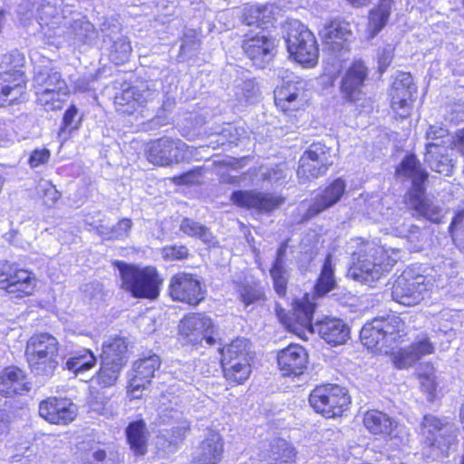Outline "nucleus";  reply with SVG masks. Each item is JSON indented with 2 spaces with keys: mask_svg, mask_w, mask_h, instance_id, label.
Segmentation results:
<instances>
[{
  "mask_svg": "<svg viewBox=\"0 0 464 464\" xmlns=\"http://www.w3.org/2000/svg\"><path fill=\"white\" fill-rule=\"evenodd\" d=\"M346 194V182L343 178H335L318 193L314 202L306 209L300 222H305L331 208Z\"/></svg>",
  "mask_w": 464,
  "mask_h": 464,
  "instance_id": "bb28decb",
  "label": "nucleus"
},
{
  "mask_svg": "<svg viewBox=\"0 0 464 464\" xmlns=\"http://www.w3.org/2000/svg\"><path fill=\"white\" fill-rule=\"evenodd\" d=\"M311 96L304 84L298 81H287L274 90L275 105L286 116L295 117L309 106Z\"/></svg>",
  "mask_w": 464,
  "mask_h": 464,
  "instance_id": "a211bd4d",
  "label": "nucleus"
},
{
  "mask_svg": "<svg viewBox=\"0 0 464 464\" xmlns=\"http://www.w3.org/2000/svg\"><path fill=\"white\" fill-rule=\"evenodd\" d=\"M144 92L137 86L128 85L113 98L115 111L121 116H136L142 113L147 106Z\"/></svg>",
  "mask_w": 464,
  "mask_h": 464,
  "instance_id": "473e14b6",
  "label": "nucleus"
},
{
  "mask_svg": "<svg viewBox=\"0 0 464 464\" xmlns=\"http://www.w3.org/2000/svg\"><path fill=\"white\" fill-rule=\"evenodd\" d=\"M97 363L94 353L89 348H82L71 353L65 362L64 369L79 375L91 371Z\"/></svg>",
  "mask_w": 464,
  "mask_h": 464,
  "instance_id": "ea45409f",
  "label": "nucleus"
},
{
  "mask_svg": "<svg viewBox=\"0 0 464 464\" xmlns=\"http://www.w3.org/2000/svg\"><path fill=\"white\" fill-rule=\"evenodd\" d=\"M290 57L306 68L318 63L319 46L314 34L303 24L291 26L286 38Z\"/></svg>",
  "mask_w": 464,
  "mask_h": 464,
  "instance_id": "2eb2a0df",
  "label": "nucleus"
},
{
  "mask_svg": "<svg viewBox=\"0 0 464 464\" xmlns=\"http://www.w3.org/2000/svg\"><path fill=\"white\" fill-rule=\"evenodd\" d=\"M160 366V357L151 352L142 354L132 362L126 383V396L130 401L143 398L144 392L151 384L155 373Z\"/></svg>",
  "mask_w": 464,
  "mask_h": 464,
  "instance_id": "4468645a",
  "label": "nucleus"
},
{
  "mask_svg": "<svg viewBox=\"0 0 464 464\" xmlns=\"http://www.w3.org/2000/svg\"><path fill=\"white\" fill-rule=\"evenodd\" d=\"M161 256L164 261H185L190 256L189 249L185 245H167L161 248Z\"/></svg>",
  "mask_w": 464,
  "mask_h": 464,
  "instance_id": "09e8293b",
  "label": "nucleus"
},
{
  "mask_svg": "<svg viewBox=\"0 0 464 464\" xmlns=\"http://www.w3.org/2000/svg\"><path fill=\"white\" fill-rule=\"evenodd\" d=\"M201 174H202V168L198 167L196 169H190V170L181 173L179 175L173 176L169 179L173 184H175L177 186L189 185V184L193 183V180L191 179L192 177H194L196 175L199 176Z\"/></svg>",
  "mask_w": 464,
  "mask_h": 464,
  "instance_id": "603ef678",
  "label": "nucleus"
},
{
  "mask_svg": "<svg viewBox=\"0 0 464 464\" xmlns=\"http://www.w3.org/2000/svg\"><path fill=\"white\" fill-rule=\"evenodd\" d=\"M416 92L417 87L411 72H398L389 90L390 107L393 112L394 121H402L411 116L413 95Z\"/></svg>",
  "mask_w": 464,
  "mask_h": 464,
  "instance_id": "f3484780",
  "label": "nucleus"
},
{
  "mask_svg": "<svg viewBox=\"0 0 464 464\" xmlns=\"http://www.w3.org/2000/svg\"><path fill=\"white\" fill-rule=\"evenodd\" d=\"M333 165L332 149L324 142H313L301 155L296 175L305 183L324 176Z\"/></svg>",
  "mask_w": 464,
  "mask_h": 464,
  "instance_id": "dca6fc26",
  "label": "nucleus"
},
{
  "mask_svg": "<svg viewBox=\"0 0 464 464\" xmlns=\"http://www.w3.org/2000/svg\"><path fill=\"white\" fill-rule=\"evenodd\" d=\"M25 63L26 59L23 53L17 50L11 51L2 56L0 67L4 70L1 72L25 73Z\"/></svg>",
  "mask_w": 464,
  "mask_h": 464,
  "instance_id": "49530a36",
  "label": "nucleus"
},
{
  "mask_svg": "<svg viewBox=\"0 0 464 464\" xmlns=\"http://www.w3.org/2000/svg\"><path fill=\"white\" fill-rule=\"evenodd\" d=\"M51 159V151L46 148L34 149L31 151L27 163L31 169L46 165Z\"/></svg>",
  "mask_w": 464,
  "mask_h": 464,
  "instance_id": "3c124183",
  "label": "nucleus"
},
{
  "mask_svg": "<svg viewBox=\"0 0 464 464\" xmlns=\"http://www.w3.org/2000/svg\"><path fill=\"white\" fill-rule=\"evenodd\" d=\"M188 429H185V428H175L172 430V435L177 437V439H179L180 441L184 440H185V437H186V431H187Z\"/></svg>",
  "mask_w": 464,
  "mask_h": 464,
  "instance_id": "bf43d9fd",
  "label": "nucleus"
},
{
  "mask_svg": "<svg viewBox=\"0 0 464 464\" xmlns=\"http://www.w3.org/2000/svg\"><path fill=\"white\" fill-rule=\"evenodd\" d=\"M272 20V12L266 5H248L243 10L242 22L248 26L261 27L263 30Z\"/></svg>",
  "mask_w": 464,
  "mask_h": 464,
  "instance_id": "c03bdc74",
  "label": "nucleus"
},
{
  "mask_svg": "<svg viewBox=\"0 0 464 464\" xmlns=\"http://www.w3.org/2000/svg\"><path fill=\"white\" fill-rule=\"evenodd\" d=\"M297 450L282 438H274L259 450L258 460L262 464H295Z\"/></svg>",
  "mask_w": 464,
  "mask_h": 464,
  "instance_id": "2f4dec72",
  "label": "nucleus"
},
{
  "mask_svg": "<svg viewBox=\"0 0 464 464\" xmlns=\"http://www.w3.org/2000/svg\"><path fill=\"white\" fill-rule=\"evenodd\" d=\"M290 238H285L276 248V256L269 268L273 288L279 297H285L288 291L290 271L286 265V255Z\"/></svg>",
  "mask_w": 464,
  "mask_h": 464,
  "instance_id": "7c9ffc66",
  "label": "nucleus"
},
{
  "mask_svg": "<svg viewBox=\"0 0 464 464\" xmlns=\"http://www.w3.org/2000/svg\"><path fill=\"white\" fill-rule=\"evenodd\" d=\"M131 52L132 48L130 42L118 39L111 45L110 60L116 66L123 65L129 62Z\"/></svg>",
  "mask_w": 464,
  "mask_h": 464,
  "instance_id": "de8ad7c7",
  "label": "nucleus"
},
{
  "mask_svg": "<svg viewBox=\"0 0 464 464\" xmlns=\"http://www.w3.org/2000/svg\"><path fill=\"white\" fill-rule=\"evenodd\" d=\"M308 363V353L298 343H291L277 352V369L283 377L296 378L303 375Z\"/></svg>",
  "mask_w": 464,
  "mask_h": 464,
  "instance_id": "393cba45",
  "label": "nucleus"
},
{
  "mask_svg": "<svg viewBox=\"0 0 464 464\" xmlns=\"http://www.w3.org/2000/svg\"><path fill=\"white\" fill-rule=\"evenodd\" d=\"M38 415L51 425L65 427L77 419L78 406L67 396H48L40 401Z\"/></svg>",
  "mask_w": 464,
  "mask_h": 464,
  "instance_id": "b1692460",
  "label": "nucleus"
},
{
  "mask_svg": "<svg viewBox=\"0 0 464 464\" xmlns=\"http://www.w3.org/2000/svg\"><path fill=\"white\" fill-rule=\"evenodd\" d=\"M435 347L430 338L425 335L417 338L408 348L401 347L392 359L397 369H407L422 357L434 353Z\"/></svg>",
  "mask_w": 464,
  "mask_h": 464,
  "instance_id": "f704fd0d",
  "label": "nucleus"
},
{
  "mask_svg": "<svg viewBox=\"0 0 464 464\" xmlns=\"http://www.w3.org/2000/svg\"><path fill=\"white\" fill-rule=\"evenodd\" d=\"M92 458L97 462H103L107 458V452L103 449H98L92 453Z\"/></svg>",
  "mask_w": 464,
  "mask_h": 464,
  "instance_id": "13d9d810",
  "label": "nucleus"
},
{
  "mask_svg": "<svg viewBox=\"0 0 464 464\" xmlns=\"http://www.w3.org/2000/svg\"><path fill=\"white\" fill-rule=\"evenodd\" d=\"M457 140L459 144H464V127L459 130L457 134Z\"/></svg>",
  "mask_w": 464,
  "mask_h": 464,
  "instance_id": "69168bd1",
  "label": "nucleus"
},
{
  "mask_svg": "<svg viewBox=\"0 0 464 464\" xmlns=\"http://www.w3.org/2000/svg\"><path fill=\"white\" fill-rule=\"evenodd\" d=\"M31 390L26 374L17 366H7L0 371V396L14 398L27 394Z\"/></svg>",
  "mask_w": 464,
  "mask_h": 464,
  "instance_id": "72a5a7b5",
  "label": "nucleus"
},
{
  "mask_svg": "<svg viewBox=\"0 0 464 464\" xmlns=\"http://www.w3.org/2000/svg\"><path fill=\"white\" fill-rule=\"evenodd\" d=\"M245 160H246V158L234 159L233 160H231L229 162L224 163V165L230 169H241L245 166Z\"/></svg>",
  "mask_w": 464,
  "mask_h": 464,
  "instance_id": "4d7b16f0",
  "label": "nucleus"
},
{
  "mask_svg": "<svg viewBox=\"0 0 464 464\" xmlns=\"http://www.w3.org/2000/svg\"><path fill=\"white\" fill-rule=\"evenodd\" d=\"M129 343L127 338L113 335L102 344L100 365L92 380L101 389L114 387L129 362Z\"/></svg>",
  "mask_w": 464,
  "mask_h": 464,
  "instance_id": "7ed1b4c3",
  "label": "nucleus"
},
{
  "mask_svg": "<svg viewBox=\"0 0 464 464\" xmlns=\"http://www.w3.org/2000/svg\"><path fill=\"white\" fill-rule=\"evenodd\" d=\"M316 303L305 293L302 297L292 301L291 310L285 311L279 307L276 314L283 326L290 333L304 341H307L306 334H314V315Z\"/></svg>",
  "mask_w": 464,
  "mask_h": 464,
  "instance_id": "1a4fd4ad",
  "label": "nucleus"
},
{
  "mask_svg": "<svg viewBox=\"0 0 464 464\" xmlns=\"http://www.w3.org/2000/svg\"><path fill=\"white\" fill-rule=\"evenodd\" d=\"M353 262L349 272L354 279L369 280L379 277L383 272L393 266L387 251L381 247L372 249L370 252L353 253Z\"/></svg>",
  "mask_w": 464,
  "mask_h": 464,
  "instance_id": "6ab92c4d",
  "label": "nucleus"
},
{
  "mask_svg": "<svg viewBox=\"0 0 464 464\" xmlns=\"http://www.w3.org/2000/svg\"><path fill=\"white\" fill-rule=\"evenodd\" d=\"M362 424L364 430L374 439L386 443L402 439V425L388 413L372 408L362 414Z\"/></svg>",
  "mask_w": 464,
  "mask_h": 464,
  "instance_id": "5701e85b",
  "label": "nucleus"
},
{
  "mask_svg": "<svg viewBox=\"0 0 464 464\" xmlns=\"http://www.w3.org/2000/svg\"><path fill=\"white\" fill-rule=\"evenodd\" d=\"M463 219H464V208L458 210L455 213V215L452 218L451 222L449 226V232L452 234L454 229L456 228V227L459 226L460 223H462Z\"/></svg>",
  "mask_w": 464,
  "mask_h": 464,
  "instance_id": "6e6d98bb",
  "label": "nucleus"
},
{
  "mask_svg": "<svg viewBox=\"0 0 464 464\" xmlns=\"http://www.w3.org/2000/svg\"><path fill=\"white\" fill-rule=\"evenodd\" d=\"M179 229L182 233L191 237L202 238L208 233V228L205 226L188 218H184L181 220Z\"/></svg>",
  "mask_w": 464,
  "mask_h": 464,
  "instance_id": "8fccbe9b",
  "label": "nucleus"
},
{
  "mask_svg": "<svg viewBox=\"0 0 464 464\" xmlns=\"http://www.w3.org/2000/svg\"><path fill=\"white\" fill-rule=\"evenodd\" d=\"M232 205L257 214L271 215L285 203V198L257 189H237L230 195Z\"/></svg>",
  "mask_w": 464,
  "mask_h": 464,
  "instance_id": "aec40b11",
  "label": "nucleus"
},
{
  "mask_svg": "<svg viewBox=\"0 0 464 464\" xmlns=\"http://www.w3.org/2000/svg\"><path fill=\"white\" fill-rule=\"evenodd\" d=\"M351 5L362 7L372 3V0H346Z\"/></svg>",
  "mask_w": 464,
  "mask_h": 464,
  "instance_id": "052dcab7",
  "label": "nucleus"
},
{
  "mask_svg": "<svg viewBox=\"0 0 464 464\" xmlns=\"http://www.w3.org/2000/svg\"><path fill=\"white\" fill-rule=\"evenodd\" d=\"M408 326L399 314L374 317L360 332L362 344L371 351L383 352L392 361L396 352L408 339Z\"/></svg>",
  "mask_w": 464,
  "mask_h": 464,
  "instance_id": "f257e3e1",
  "label": "nucleus"
},
{
  "mask_svg": "<svg viewBox=\"0 0 464 464\" xmlns=\"http://www.w3.org/2000/svg\"><path fill=\"white\" fill-rule=\"evenodd\" d=\"M255 353L248 343L237 338L221 351L220 366L222 376L230 387L243 385L250 378Z\"/></svg>",
  "mask_w": 464,
  "mask_h": 464,
  "instance_id": "39448f33",
  "label": "nucleus"
},
{
  "mask_svg": "<svg viewBox=\"0 0 464 464\" xmlns=\"http://www.w3.org/2000/svg\"><path fill=\"white\" fill-rule=\"evenodd\" d=\"M121 279V288L135 299L154 301L160 295L163 277L155 266H138L114 261Z\"/></svg>",
  "mask_w": 464,
  "mask_h": 464,
  "instance_id": "f03ea898",
  "label": "nucleus"
},
{
  "mask_svg": "<svg viewBox=\"0 0 464 464\" xmlns=\"http://www.w3.org/2000/svg\"><path fill=\"white\" fill-rule=\"evenodd\" d=\"M395 175L411 180L408 192L409 202L419 215L428 218L434 211L426 197L425 183L429 179L428 171L422 167L416 154L407 153L395 168Z\"/></svg>",
  "mask_w": 464,
  "mask_h": 464,
  "instance_id": "6e6552de",
  "label": "nucleus"
},
{
  "mask_svg": "<svg viewBox=\"0 0 464 464\" xmlns=\"http://www.w3.org/2000/svg\"><path fill=\"white\" fill-rule=\"evenodd\" d=\"M26 73L0 72V107L20 104L27 97Z\"/></svg>",
  "mask_w": 464,
  "mask_h": 464,
  "instance_id": "c756f323",
  "label": "nucleus"
},
{
  "mask_svg": "<svg viewBox=\"0 0 464 464\" xmlns=\"http://www.w3.org/2000/svg\"><path fill=\"white\" fill-rule=\"evenodd\" d=\"M119 226L122 227L126 231H129L132 227V221L130 218H123L120 219Z\"/></svg>",
  "mask_w": 464,
  "mask_h": 464,
  "instance_id": "e2e57ef3",
  "label": "nucleus"
},
{
  "mask_svg": "<svg viewBox=\"0 0 464 464\" xmlns=\"http://www.w3.org/2000/svg\"><path fill=\"white\" fill-rule=\"evenodd\" d=\"M82 121L83 115L79 113L76 105L70 104L63 114L58 136L63 139V141L70 139L74 132L81 129Z\"/></svg>",
  "mask_w": 464,
  "mask_h": 464,
  "instance_id": "79ce46f5",
  "label": "nucleus"
},
{
  "mask_svg": "<svg viewBox=\"0 0 464 464\" xmlns=\"http://www.w3.org/2000/svg\"><path fill=\"white\" fill-rule=\"evenodd\" d=\"M125 435L130 449L135 456H144L148 452L149 430L144 420L130 421L125 430Z\"/></svg>",
  "mask_w": 464,
  "mask_h": 464,
  "instance_id": "4c0bfd02",
  "label": "nucleus"
},
{
  "mask_svg": "<svg viewBox=\"0 0 464 464\" xmlns=\"http://www.w3.org/2000/svg\"><path fill=\"white\" fill-rule=\"evenodd\" d=\"M187 150L188 145L181 140L162 136L146 143L144 156L156 167H170L179 163Z\"/></svg>",
  "mask_w": 464,
  "mask_h": 464,
  "instance_id": "412c9836",
  "label": "nucleus"
},
{
  "mask_svg": "<svg viewBox=\"0 0 464 464\" xmlns=\"http://www.w3.org/2000/svg\"><path fill=\"white\" fill-rule=\"evenodd\" d=\"M218 328L206 312L185 314L178 324V341L182 346L198 349L206 343L214 346L218 343Z\"/></svg>",
  "mask_w": 464,
  "mask_h": 464,
  "instance_id": "0eeeda50",
  "label": "nucleus"
},
{
  "mask_svg": "<svg viewBox=\"0 0 464 464\" xmlns=\"http://www.w3.org/2000/svg\"><path fill=\"white\" fill-rule=\"evenodd\" d=\"M420 434L422 446L439 457H448L457 442L455 434L447 429V422L431 414L423 416Z\"/></svg>",
  "mask_w": 464,
  "mask_h": 464,
  "instance_id": "ddd939ff",
  "label": "nucleus"
},
{
  "mask_svg": "<svg viewBox=\"0 0 464 464\" xmlns=\"http://www.w3.org/2000/svg\"><path fill=\"white\" fill-rule=\"evenodd\" d=\"M337 283L334 276V266L330 255L324 260L321 271L315 279L312 295L314 298H322L334 290Z\"/></svg>",
  "mask_w": 464,
  "mask_h": 464,
  "instance_id": "58836bf2",
  "label": "nucleus"
},
{
  "mask_svg": "<svg viewBox=\"0 0 464 464\" xmlns=\"http://www.w3.org/2000/svg\"><path fill=\"white\" fill-rule=\"evenodd\" d=\"M225 453V441L218 430L209 429L198 442L191 464H219Z\"/></svg>",
  "mask_w": 464,
  "mask_h": 464,
  "instance_id": "c85d7f7f",
  "label": "nucleus"
},
{
  "mask_svg": "<svg viewBox=\"0 0 464 464\" xmlns=\"http://www.w3.org/2000/svg\"><path fill=\"white\" fill-rule=\"evenodd\" d=\"M59 342L50 334H34L28 341L25 356L32 372L39 375L52 374L58 366Z\"/></svg>",
  "mask_w": 464,
  "mask_h": 464,
  "instance_id": "9d476101",
  "label": "nucleus"
},
{
  "mask_svg": "<svg viewBox=\"0 0 464 464\" xmlns=\"http://www.w3.org/2000/svg\"><path fill=\"white\" fill-rule=\"evenodd\" d=\"M369 74L370 69L362 58H355L350 63L339 82V92L345 102L354 104L364 99L363 88Z\"/></svg>",
  "mask_w": 464,
  "mask_h": 464,
  "instance_id": "4be33fe9",
  "label": "nucleus"
},
{
  "mask_svg": "<svg viewBox=\"0 0 464 464\" xmlns=\"http://www.w3.org/2000/svg\"><path fill=\"white\" fill-rule=\"evenodd\" d=\"M240 48L253 66L265 68L276 57L279 40L264 29L259 32L248 30L242 35Z\"/></svg>",
  "mask_w": 464,
  "mask_h": 464,
  "instance_id": "f8f14e48",
  "label": "nucleus"
},
{
  "mask_svg": "<svg viewBox=\"0 0 464 464\" xmlns=\"http://www.w3.org/2000/svg\"><path fill=\"white\" fill-rule=\"evenodd\" d=\"M319 336L331 346L344 344L350 337L349 326L341 319L324 317L316 323Z\"/></svg>",
  "mask_w": 464,
  "mask_h": 464,
  "instance_id": "c9c22d12",
  "label": "nucleus"
},
{
  "mask_svg": "<svg viewBox=\"0 0 464 464\" xmlns=\"http://www.w3.org/2000/svg\"><path fill=\"white\" fill-rule=\"evenodd\" d=\"M393 5L394 0H379L377 5L369 11L366 25L368 39L377 36L387 25Z\"/></svg>",
  "mask_w": 464,
  "mask_h": 464,
  "instance_id": "e433bc0d",
  "label": "nucleus"
},
{
  "mask_svg": "<svg viewBox=\"0 0 464 464\" xmlns=\"http://www.w3.org/2000/svg\"><path fill=\"white\" fill-rule=\"evenodd\" d=\"M167 295L175 303L197 307L206 300L208 289L198 275L179 271L170 276Z\"/></svg>",
  "mask_w": 464,
  "mask_h": 464,
  "instance_id": "9b49d317",
  "label": "nucleus"
},
{
  "mask_svg": "<svg viewBox=\"0 0 464 464\" xmlns=\"http://www.w3.org/2000/svg\"><path fill=\"white\" fill-rule=\"evenodd\" d=\"M328 76V82H329V84L331 86H333L334 84V82L337 78V75L336 74H333V75H327Z\"/></svg>",
  "mask_w": 464,
  "mask_h": 464,
  "instance_id": "774afa93",
  "label": "nucleus"
},
{
  "mask_svg": "<svg viewBox=\"0 0 464 464\" xmlns=\"http://www.w3.org/2000/svg\"><path fill=\"white\" fill-rule=\"evenodd\" d=\"M425 291V276L420 274L403 273L392 285V295L396 300L407 306L420 304Z\"/></svg>",
  "mask_w": 464,
  "mask_h": 464,
  "instance_id": "a878e982",
  "label": "nucleus"
},
{
  "mask_svg": "<svg viewBox=\"0 0 464 464\" xmlns=\"http://www.w3.org/2000/svg\"><path fill=\"white\" fill-rule=\"evenodd\" d=\"M38 90H49L50 92L63 93V96L70 94L69 86L62 73L54 69L37 75Z\"/></svg>",
  "mask_w": 464,
  "mask_h": 464,
  "instance_id": "a19ab883",
  "label": "nucleus"
},
{
  "mask_svg": "<svg viewBox=\"0 0 464 464\" xmlns=\"http://www.w3.org/2000/svg\"><path fill=\"white\" fill-rule=\"evenodd\" d=\"M40 280L36 273L21 262L0 260V292L9 299L24 301L39 291Z\"/></svg>",
  "mask_w": 464,
  "mask_h": 464,
  "instance_id": "20e7f679",
  "label": "nucleus"
},
{
  "mask_svg": "<svg viewBox=\"0 0 464 464\" xmlns=\"http://www.w3.org/2000/svg\"><path fill=\"white\" fill-rule=\"evenodd\" d=\"M459 417L460 423L463 425L462 429L464 430V400H463V402L461 403V405L459 407Z\"/></svg>",
  "mask_w": 464,
  "mask_h": 464,
  "instance_id": "0e129e2a",
  "label": "nucleus"
},
{
  "mask_svg": "<svg viewBox=\"0 0 464 464\" xmlns=\"http://www.w3.org/2000/svg\"><path fill=\"white\" fill-rule=\"evenodd\" d=\"M62 96H63V93L50 92L49 90H37L35 102L46 111H61L65 103Z\"/></svg>",
  "mask_w": 464,
  "mask_h": 464,
  "instance_id": "a18cd8bd",
  "label": "nucleus"
},
{
  "mask_svg": "<svg viewBox=\"0 0 464 464\" xmlns=\"http://www.w3.org/2000/svg\"><path fill=\"white\" fill-rule=\"evenodd\" d=\"M442 131L441 128L430 125L426 131L425 137L427 140H436L443 136L441 134Z\"/></svg>",
  "mask_w": 464,
  "mask_h": 464,
  "instance_id": "5fc2aeb1",
  "label": "nucleus"
},
{
  "mask_svg": "<svg viewBox=\"0 0 464 464\" xmlns=\"http://www.w3.org/2000/svg\"><path fill=\"white\" fill-rule=\"evenodd\" d=\"M352 37L351 24L344 18L334 17L324 26L323 43L334 53L349 52Z\"/></svg>",
  "mask_w": 464,
  "mask_h": 464,
  "instance_id": "cd10ccee",
  "label": "nucleus"
},
{
  "mask_svg": "<svg viewBox=\"0 0 464 464\" xmlns=\"http://www.w3.org/2000/svg\"><path fill=\"white\" fill-rule=\"evenodd\" d=\"M435 147H438V145L433 143V142L427 143L426 144V153L427 154L430 153L431 152V149L435 148Z\"/></svg>",
  "mask_w": 464,
  "mask_h": 464,
  "instance_id": "338daca9",
  "label": "nucleus"
},
{
  "mask_svg": "<svg viewBox=\"0 0 464 464\" xmlns=\"http://www.w3.org/2000/svg\"><path fill=\"white\" fill-rule=\"evenodd\" d=\"M237 292L239 300L245 306H249L256 303H264L267 299L265 289L260 285L258 280L238 283L237 285Z\"/></svg>",
  "mask_w": 464,
  "mask_h": 464,
  "instance_id": "37998d69",
  "label": "nucleus"
},
{
  "mask_svg": "<svg viewBox=\"0 0 464 464\" xmlns=\"http://www.w3.org/2000/svg\"><path fill=\"white\" fill-rule=\"evenodd\" d=\"M10 433V419L5 409L0 408V440Z\"/></svg>",
  "mask_w": 464,
  "mask_h": 464,
  "instance_id": "864d4df0",
  "label": "nucleus"
},
{
  "mask_svg": "<svg viewBox=\"0 0 464 464\" xmlns=\"http://www.w3.org/2000/svg\"><path fill=\"white\" fill-rule=\"evenodd\" d=\"M420 378L421 379V384H422V385H424V384H425V382H430V389H431L432 391H434V390H435V388H436V383H435V382H434L433 378H430V375H428V374H421V375H420Z\"/></svg>",
  "mask_w": 464,
  "mask_h": 464,
  "instance_id": "680f3d73",
  "label": "nucleus"
},
{
  "mask_svg": "<svg viewBox=\"0 0 464 464\" xmlns=\"http://www.w3.org/2000/svg\"><path fill=\"white\" fill-rule=\"evenodd\" d=\"M313 411L326 420H335L347 414L352 406V396L347 388L337 383L315 385L308 395Z\"/></svg>",
  "mask_w": 464,
  "mask_h": 464,
  "instance_id": "423d86ee",
  "label": "nucleus"
}]
</instances>
